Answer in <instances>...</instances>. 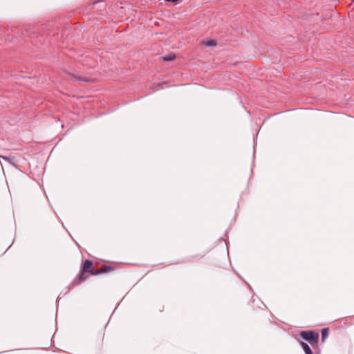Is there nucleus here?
Segmentation results:
<instances>
[{
	"mask_svg": "<svg viewBox=\"0 0 354 354\" xmlns=\"http://www.w3.org/2000/svg\"><path fill=\"white\" fill-rule=\"evenodd\" d=\"M300 336L308 342L311 346L317 345L319 340V333L315 330H305L300 333Z\"/></svg>",
	"mask_w": 354,
	"mask_h": 354,
	"instance_id": "2",
	"label": "nucleus"
},
{
	"mask_svg": "<svg viewBox=\"0 0 354 354\" xmlns=\"http://www.w3.org/2000/svg\"><path fill=\"white\" fill-rule=\"evenodd\" d=\"M165 1H168V2H173V3H174V2L178 1V0H165Z\"/></svg>",
	"mask_w": 354,
	"mask_h": 354,
	"instance_id": "11",
	"label": "nucleus"
},
{
	"mask_svg": "<svg viewBox=\"0 0 354 354\" xmlns=\"http://www.w3.org/2000/svg\"><path fill=\"white\" fill-rule=\"evenodd\" d=\"M176 58V56L174 55H167V56H165V57H162V59L163 61H172L174 60V59Z\"/></svg>",
	"mask_w": 354,
	"mask_h": 354,
	"instance_id": "9",
	"label": "nucleus"
},
{
	"mask_svg": "<svg viewBox=\"0 0 354 354\" xmlns=\"http://www.w3.org/2000/svg\"><path fill=\"white\" fill-rule=\"evenodd\" d=\"M203 44L207 46H215L216 45V41L213 39H209L203 41Z\"/></svg>",
	"mask_w": 354,
	"mask_h": 354,
	"instance_id": "8",
	"label": "nucleus"
},
{
	"mask_svg": "<svg viewBox=\"0 0 354 354\" xmlns=\"http://www.w3.org/2000/svg\"><path fill=\"white\" fill-rule=\"evenodd\" d=\"M328 336V328H324L322 330V340L324 341Z\"/></svg>",
	"mask_w": 354,
	"mask_h": 354,
	"instance_id": "7",
	"label": "nucleus"
},
{
	"mask_svg": "<svg viewBox=\"0 0 354 354\" xmlns=\"http://www.w3.org/2000/svg\"><path fill=\"white\" fill-rule=\"evenodd\" d=\"M97 263L94 264L93 261L86 259L83 261L80 272L73 280L71 285L76 286L85 281L89 275H97L113 271L115 269L114 266L104 265L99 268H95Z\"/></svg>",
	"mask_w": 354,
	"mask_h": 354,
	"instance_id": "1",
	"label": "nucleus"
},
{
	"mask_svg": "<svg viewBox=\"0 0 354 354\" xmlns=\"http://www.w3.org/2000/svg\"><path fill=\"white\" fill-rule=\"evenodd\" d=\"M0 158H3V159H4L5 160H7L9 162H11L12 158H10V157H8V156H0Z\"/></svg>",
	"mask_w": 354,
	"mask_h": 354,
	"instance_id": "10",
	"label": "nucleus"
},
{
	"mask_svg": "<svg viewBox=\"0 0 354 354\" xmlns=\"http://www.w3.org/2000/svg\"><path fill=\"white\" fill-rule=\"evenodd\" d=\"M75 80H78L80 82H93L95 79L90 76H87L85 75H80L78 73H70Z\"/></svg>",
	"mask_w": 354,
	"mask_h": 354,
	"instance_id": "4",
	"label": "nucleus"
},
{
	"mask_svg": "<svg viewBox=\"0 0 354 354\" xmlns=\"http://www.w3.org/2000/svg\"><path fill=\"white\" fill-rule=\"evenodd\" d=\"M203 256L204 255L202 254H196L194 255L191 256L189 261L191 262H196L201 259Z\"/></svg>",
	"mask_w": 354,
	"mask_h": 354,
	"instance_id": "6",
	"label": "nucleus"
},
{
	"mask_svg": "<svg viewBox=\"0 0 354 354\" xmlns=\"http://www.w3.org/2000/svg\"><path fill=\"white\" fill-rule=\"evenodd\" d=\"M300 344H301V347L303 348L306 354H313L312 350L310 349V348L306 343H305L304 342H301Z\"/></svg>",
	"mask_w": 354,
	"mask_h": 354,
	"instance_id": "5",
	"label": "nucleus"
},
{
	"mask_svg": "<svg viewBox=\"0 0 354 354\" xmlns=\"http://www.w3.org/2000/svg\"><path fill=\"white\" fill-rule=\"evenodd\" d=\"M79 61L83 66L88 68H93L96 65V61L89 55H82Z\"/></svg>",
	"mask_w": 354,
	"mask_h": 354,
	"instance_id": "3",
	"label": "nucleus"
}]
</instances>
